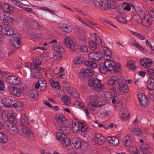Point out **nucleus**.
Wrapping results in <instances>:
<instances>
[{"instance_id":"obj_44","label":"nucleus","mask_w":154,"mask_h":154,"mask_svg":"<svg viewBox=\"0 0 154 154\" xmlns=\"http://www.w3.org/2000/svg\"><path fill=\"white\" fill-rule=\"evenodd\" d=\"M31 131L30 129L28 128V127H23L22 129V131L23 132V134H21L20 135L23 137H24V136L23 134L25 135V136L28 133Z\"/></svg>"},{"instance_id":"obj_8","label":"nucleus","mask_w":154,"mask_h":154,"mask_svg":"<svg viewBox=\"0 0 154 154\" xmlns=\"http://www.w3.org/2000/svg\"><path fill=\"white\" fill-rule=\"evenodd\" d=\"M122 80H117L115 76H112L110 78V79L107 82V83L108 85H112L117 82L119 84V87H128L127 85L122 82Z\"/></svg>"},{"instance_id":"obj_32","label":"nucleus","mask_w":154,"mask_h":154,"mask_svg":"<svg viewBox=\"0 0 154 154\" xmlns=\"http://www.w3.org/2000/svg\"><path fill=\"white\" fill-rule=\"evenodd\" d=\"M8 140L7 135L4 133L0 132V143H5L7 142Z\"/></svg>"},{"instance_id":"obj_53","label":"nucleus","mask_w":154,"mask_h":154,"mask_svg":"<svg viewBox=\"0 0 154 154\" xmlns=\"http://www.w3.org/2000/svg\"><path fill=\"white\" fill-rule=\"evenodd\" d=\"M148 86H150L151 87H154V79L152 77H149V79L147 82Z\"/></svg>"},{"instance_id":"obj_51","label":"nucleus","mask_w":154,"mask_h":154,"mask_svg":"<svg viewBox=\"0 0 154 154\" xmlns=\"http://www.w3.org/2000/svg\"><path fill=\"white\" fill-rule=\"evenodd\" d=\"M137 14H136V15H138V16L142 17V18L145 16V12L143 10L139 9V10L137 11Z\"/></svg>"},{"instance_id":"obj_49","label":"nucleus","mask_w":154,"mask_h":154,"mask_svg":"<svg viewBox=\"0 0 154 154\" xmlns=\"http://www.w3.org/2000/svg\"><path fill=\"white\" fill-rule=\"evenodd\" d=\"M145 68H148L151 66L152 63V60L149 58L145 59Z\"/></svg>"},{"instance_id":"obj_40","label":"nucleus","mask_w":154,"mask_h":154,"mask_svg":"<svg viewBox=\"0 0 154 154\" xmlns=\"http://www.w3.org/2000/svg\"><path fill=\"white\" fill-rule=\"evenodd\" d=\"M143 19H142V22L143 25L145 26H147V24L151 21L150 18L149 17V16L147 15L143 17Z\"/></svg>"},{"instance_id":"obj_23","label":"nucleus","mask_w":154,"mask_h":154,"mask_svg":"<svg viewBox=\"0 0 154 154\" xmlns=\"http://www.w3.org/2000/svg\"><path fill=\"white\" fill-rule=\"evenodd\" d=\"M94 136L97 139V141L99 144H101L103 143L105 141V138L100 134L96 133L94 135Z\"/></svg>"},{"instance_id":"obj_21","label":"nucleus","mask_w":154,"mask_h":154,"mask_svg":"<svg viewBox=\"0 0 154 154\" xmlns=\"http://www.w3.org/2000/svg\"><path fill=\"white\" fill-rule=\"evenodd\" d=\"M72 143L74 145L76 148L78 149L81 148L82 145V142L81 141L76 138H72Z\"/></svg>"},{"instance_id":"obj_33","label":"nucleus","mask_w":154,"mask_h":154,"mask_svg":"<svg viewBox=\"0 0 154 154\" xmlns=\"http://www.w3.org/2000/svg\"><path fill=\"white\" fill-rule=\"evenodd\" d=\"M56 120L57 122L60 124L62 123H65L66 122V118L63 115L59 116L58 117L56 118Z\"/></svg>"},{"instance_id":"obj_45","label":"nucleus","mask_w":154,"mask_h":154,"mask_svg":"<svg viewBox=\"0 0 154 154\" xmlns=\"http://www.w3.org/2000/svg\"><path fill=\"white\" fill-rule=\"evenodd\" d=\"M75 64H80L82 63L84 61V58L81 57H78L74 59Z\"/></svg>"},{"instance_id":"obj_35","label":"nucleus","mask_w":154,"mask_h":154,"mask_svg":"<svg viewBox=\"0 0 154 154\" xmlns=\"http://www.w3.org/2000/svg\"><path fill=\"white\" fill-rule=\"evenodd\" d=\"M84 64L87 66L91 67L93 68H96L97 67V64L92 61L86 60L84 63Z\"/></svg>"},{"instance_id":"obj_41","label":"nucleus","mask_w":154,"mask_h":154,"mask_svg":"<svg viewBox=\"0 0 154 154\" xmlns=\"http://www.w3.org/2000/svg\"><path fill=\"white\" fill-rule=\"evenodd\" d=\"M57 139L61 141L62 140L66 137V134L58 132L56 134Z\"/></svg>"},{"instance_id":"obj_38","label":"nucleus","mask_w":154,"mask_h":154,"mask_svg":"<svg viewBox=\"0 0 154 154\" xmlns=\"http://www.w3.org/2000/svg\"><path fill=\"white\" fill-rule=\"evenodd\" d=\"M8 120L11 122L15 123H17V119L16 116L14 115L13 113H11L8 116Z\"/></svg>"},{"instance_id":"obj_62","label":"nucleus","mask_w":154,"mask_h":154,"mask_svg":"<svg viewBox=\"0 0 154 154\" xmlns=\"http://www.w3.org/2000/svg\"><path fill=\"white\" fill-rule=\"evenodd\" d=\"M25 136L28 137L30 140H33L34 139V135L31 131H30L29 133H28Z\"/></svg>"},{"instance_id":"obj_3","label":"nucleus","mask_w":154,"mask_h":154,"mask_svg":"<svg viewBox=\"0 0 154 154\" xmlns=\"http://www.w3.org/2000/svg\"><path fill=\"white\" fill-rule=\"evenodd\" d=\"M106 66H107L109 71H114L115 72H119V69L120 67V64L115 63L110 59H106L105 61Z\"/></svg>"},{"instance_id":"obj_19","label":"nucleus","mask_w":154,"mask_h":154,"mask_svg":"<svg viewBox=\"0 0 154 154\" xmlns=\"http://www.w3.org/2000/svg\"><path fill=\"white\" fill-rule=\"evenodd\" d=\"M67 91L75 99H78L79 97V95L78 93L75 90L72 91L70 87H68Z\"/></svg>"},{"instance_id":"obj_58","label":"nucleus","mask_w":154,"mask_h":154,"mask_svg":"<svg viewBox=\"0 0 154 154\" xmlns=\"http://www.w3.org/2000/svg\"><path fill=\"white\" fill-rule=\"evenodd\" d=\"M123 9L122 6L119 5L117 8L115 9V10L118 11L119 14H122Z\"/></svg>"},{"instance_id":"obj_10","label":"nucleus","mask_w":154,"mask_h":154,"mask_svg":"<svg viewBox=\"0 0 154 154\" xmlns=\"http://www.w3.org/2000/svg\"><path fill=\"white\" fill-rule=\"evenodd\" d=\"M17 35L15 36H14L11 39V44L14 47L17 49L20 48V42L19 37Z\"/></svg>"},{"instance_id":"obj_22","label":"nucleus","mask_w":154,"mask_h":154,"mask_svg":"<svg viewBox=\"0 0 154 154\" xmlns=\"http://www.w3.org/2000/svg\"><path fill=\"white\" fill-rule=\"evenodd\" d=\"M35 87H47V84L46 81L44 79H39L38 80V83L35 84Z\"/></svg>"},{"instance_id":"obj_17","label":"nucleus","mask_w":154,"mask_h":154,"mask_svg":"<svg viewBox=\"0 0 154 154\" xmlns=\"http://www.w3.org/2000/svg\"><path fill=\"white\" fill-rule=\"evenodd\" d=\"M63 31L67 32H71L73 29L72 26L69 25H66L65 24H63L60 27Z\"/></svg>"},{"instance_id":"obj_26","label":"nucleus","mask_w":154,"mask_h":154,"mask_svg":"<svg viewBox=\"0 0 154 154\" xmlns=\"http://www.w3.org/2000/svg\"><path fill=\"white\" fill-rule=\"evenodd\" d=\"M61 143L64 147L66 148L67 146L71 145V142L68 138L66 137L62 140Z\"/></svg>"},{"instance_id":"obj_48","label":"nucleus","mask_w":154,"mask_h":154,"mask_svg":"<svg viewBox=\"0 0 154 154\" xmlns=\"http://www.w3.org/2000/svg\"><path fill=\"white\" fill-rule=\"evenodd\" d=\"M132 32L134 35L137 37L139 39L142 40H145L146 39L145 36L143 35H142L135 32L132 31Z\"/></svg>"},{"instance_id":"obj_57","label":"nucleus","mask_w":154,"mask_h":154,"mask_svg":"<svg viewBox=\"0 0 154 154\" xmlns=\"http://www.w3.org/2000/svg\"><path fill=\"white\" fill-rule=\"evenodd\" d=\"M116 20L120 23H126V19L122 17H118L116 18Z\"/></svg>"},{"instance_id":"obj_43","label":"nucleus","mask_w":154,"mask_h":154,"mask_svg":"<svg viewBox=\"0 0 154 154\" xmlns=\"http://www.w3.org/2000/svg\"><path fill=\"white\" fill-rule=\"evenodd\" d=\"M62 100L66 105H69L70 103V100L68 96L65 95L63 97Z\"/></svg>"},{"instance_id":"obj_16","label":"nucleus","mask_w":154,"mask_h":154,"mask_svg":"<svg viewBox=\"0 0 154 154\" xmlns=\"http://www.w3.org/2000/svg\"><path fill=\"white\" fill-rule=\"evenodd\" d=\"M106 66L105 61L104 63H101L100 65L99 70L101 73L105 74L108 71H109L108 68Z\"/></svg>"},{"instance_id":"obj_28","label":"nucleus","mask_w":154,"mask_h":154,"mask_svg":"<svg viewBox=\"0 0 154 154\" xmlns=\"http://www.w3.org/2000/svg\"><path fill=\"white\" fill-rule=\"evenodd\" d=\"M122 112V115L121 118L124 120H127L129 119L130 116L127 112V110L126 109H123L121 111Z\"/></svg>"},{"instance_id":"obj_55","label":"nucleus","mask_w":154,"mask_h":154,"mask_svg":"<svg viewBox=\"0 0 154 154\" xmlns=\"http://www.w3.org/2000/svg\"><path fill=\"white\" fill-rule=\"evenodd\" d=\"M120 87H112L113 91L114 94H119L121 92Z\"/></svg>"},{"instance_id":"obj_36","label":"nucleus","mask_w":154,"mask_h":154,"mask_svg":"<svg viewBox=\"0 0 154 154\" xmlns=\"http://www.w3.org/2000/svg\"><path fill=\"white\" fill-rule=\"evenodd\" d=\"M130 131L134 132L136 135L140 137L142 135V131L140 129H137L136 128H131Z\"/></svg>"},{"instance_id":"obj_6","label":"nucleus","mask_w":154,"mask_h":154,"mask_svg":"<svg viewBox=\"0 0 154 154\" xmlns=\"http://www.w3.org/2000/svg\"><path fill=\"white\" fill-rule=\"evenodd\" d=\"M22 88H19L17 87H9L8 90L10 93L16 97L20 96L21 94L22 90H26L27 87H22Z\"/></svg>"},{"instance_id":"obj_34","label":"nucleus","mask_w":154,"mask_h":154,"mask_svg":"<svg viewBox=\"0 0 154 154\" xmlns=\"http://www.w3.org/2000/svg\"><path fill=\"white\" fill-rule=\"evenodd\" d=\"M20 123L23 125H26L29 123V121L25 115H24L22 116L20 119Z\"/></svg>"},{"instance_id":"obj_60","label":"nucleus","mask_w":154,"mask_h":154,"mask_svg":"<svg viewBox=\"0 0 154 154\" xmlns=\"http://www.w3.org/2000/svg\"><path fill=\"white\" fill-rule=\"evenodd\" d=\"M148 12L149 13L148 15L149 16V17H150L151 18H154V10L153 9L149 10Z\"/></svg>"},{"instance_id":"obj_20","label":"nucleus","mask_w":154,"mask_h":154,"mask_svg":"<svg viewBox=\"0 0 154 154\" xmlns=\"http://www.w3.org/2000/svg\"><path fill=\"white\" fill-rule=\"evenodd\" d=\"M57 129L59 131H61L64 133H68L70 131V128L66 125H63L58 127Z\"/></svg>"},{"instance_id":"obj_56","label":"nucleus","mask_w":154,"mask_h":154,"mask_svg":"<svg viewBox=\"0 0 154 154\" xmlns=\"http://www.w3.org/2000/svg\"><path fill=\"white\" fill-rule=\"evenodd\" d=\"M74 31L75 32L79 33H82L84 31V30L82 27L80 26L75 28L74 29Z\"/></svg>"},{"instance_id":"obj_29","label":"nucleus","mask_w":154,"mask_h":154,"mask_svg":"<svg viewBox=\"0 0 154 154\" xmlns=\"http://www.w3.org/2000/svg\"><path fill=\"white\" fill-rule=\"evenodd\" d=\"M53 49L57 53L62 54L64 52L65 50L62 46L60 45H57L56 46L52 47Z\"/></svg>"},{"instance_id":"obj_37","label":"nucleus","mask_w":154,"mask_h":154,"mask_svg":"<svg viewBox=\"0 0 154 154\" xmlns=\"http://www.w3.org/2000/svg\"><path fill=\"white\" fill-rule=\"evenodd\" d=\"M16 79H17V77L15 76L10 75L6 78V80L7 82L9 84L13 85L14 81Z\"/></svg>"},{"instance_id":"obj_2","label":"nucleus","mask_w":154,"mask_h":154,"mask_svg":"<svg viewBox=\"0 0 154 154\" xmlns=\"http://www.w3.org/2000/svg\"><path fill=\"white\" fill-rule=\"evenodd\" d=\"M2 102L7 108L14 107L16 108V110L20 111L23 109V104L20 102L15 103H12L11 100L8 98H5L2 100Z\"/></svg>"},{"instance_id":"obj_39","label":"nucleus","mask_w":154,"mask_h":154,"mask_svg":"<svg viewBox=\"0 0 154 154\" xmlns=\"http://www.w3.org/2000/svg\"><path fill=\"white\" fill-rule=\"evenodd\" d=\"M127 66L130 69H131L133 70H134L136 69V66L134 64V61L132 60L128 61L127 64Z\"/></svg>"},{"instance_id":"obj_61","label":"nucleus","mask_w":154,"mask_h":154,"mask_svg":"<svg viewBox=\"0 0 154 154\" xmlns=\"http://www.w3.org/2000/svg\"><path fill=\"white\" fill-rule=\"evenodd\" d=\"M121 92L124 93H127L129 91L128 87H120Z\"/></svg>"},{"instance_id":"obj_25","label":"nucleus","mask_w":154,"mask_h":154,"mask_svg":"<svg viewBox=\"0 0 154 154\" xmlns=\"http://www.w3.org/2000/svg\"><path fill=\"white\" fill-rule=\"evenodd\" d=\"M79 126L81 127L80 132H81V135L83 137H85L86 135L87 134L86 132L87 128H85V126L82 123H80Z\"/></svg>"},{"instance_id":"obj_14","label":"nucleus","mask_w":154,"mask_h":154,"mask_svg":"<svg viewBox=\"0 0 154 154\" xmlns=\"http://www.w3.org/2000/svg\"><path fill=\"white\" fill-rule=\"evenodd\" d=\"M140 147L144 154L150 153L152 151V149L150 146L147 144L141 145Z\"/></svg>"},{"instance_id":"obj_9","label":"nucleus","mask_w":154,"mask_h":154,"mask_svg":"<svg viewBox=\"0 0 154 154\" xmlns=\"http://www.w3.org/2000/svg\"><path fill=\"white\" fill-rule=\"evenodd\" d=\"M88 56L91 60L95 61L100 60L102 58V54L98 52H91L89 54Z\"/></svg>"},{"instance_id":"obj_54","label":"nucleus","mask_w":154,"mask_h":154,"mask_svg":"<svg viewBox=\"0 0 154 154\" xmlns=\"http://www.w3.org/2000/svg\"><path fill=\"white\" fill-rule=\"evenodd\" d=\"M41 64V61L38 60H35L33 63V65L35 69H37L38 67H40L38 66L40 65Z\"/></svg>"},{"instance_id":"obj_7","label":"nucleus","mask_w":154,"mask_h":154,"mask_svg":"<svg viewBox=\"0 0 154 154\" xmlns=\"http://www.w3.org/2000/svg\"><path fill=\"white\" fill-rule=\"evenodd\" d=\"M14 28L11 26H7L4 28L2 30V32L8 36H12L14 35H16V33L14 31Z\"/></svg>"},{"instance_id":"obj_15","label":"nucleus","mask_w":154,"mask_h":154,"mask_svg":"<svg viewBox=\"0 0 154 154\" xmlns=\"http://www.w3.org/2000/svg\"><path fill=\"white\" fill-rule=\"evenodd\" d=\"M2 6L3 10L6 13H11L13 11V8L7 4H3Z\"/></svg>"},{"instance_id":"obj_27","label":"nucleus","mask_w":154,"mask_h":154,"mask_svg":"<svg viewBox=\"0 0 154 154\" xmlns=\"http://www.w3.org/2000/svg\"><path fill=\"white\" fill-rule=\"evenodd\" d=\"M80 123L79 122L72 123V126L73 127V130L74 133H77L80 131L81 127L79 126Z\"/></svg>"},{"instance_id":"obj_4","label":"nucleus","mask_w":154,"mask_h":154,"mask_svg":"<svg viewBox=\"0 0 154 154\" xmlns=\"http://www.w3.org/2000/svg\"><path fill=\"white\" fill-rule=\"evenodd\" d=\"M64 44L73 51H75L78 48V45L73 43V40L69 38H65Z\"/></svg>"},{"instance_id":"obj_42","label":"nucleus","mask_w":154,"mask_h":154,"mask_svg":"<svg viewBox=\"0 0 154 154\" xmlns=\"http://www.w3.org/2000/svg\"><path fill=\"white\" fill-rule=\"evenodd\" d=\"M10 133L13 135L17 134L18 132V129L17 128L16 126H12V127L10 128L9 130Z\"/></svg>"},{"instance_id":"obj_46","label":"nucleus","mask_w":154,"mask_h":154,"mask_svg":"<svg viewBox=\"0 0 154 154\" xmlns=\"http://www.w3.org/2000/svg\"><path fill=\"white\" fill-rule=\"evenodd\" d=\"M142 17L138 16V15H134L133 16V19L135 22L139 23H141L142 21Z\"/></svg>"},{"instance_id":"obj_18","label":"nucleus","mask_w":154,"mask_h":154,"mask_svg":"<svg viewBox=\"0 0 154 154\" xmlns=\"http://www.w3.org/2000/svg\"><path fill=\"white\" fill-rule=\"evenodd\" d=\"M107 139L109 143H112L114 146H117L119 143V139L115 137H108Z\"/></svg>"},{"instance_id":"obj_63","label":"nucleus","mask_w":154,"mask_h":154,"mask_svg":"<svg viewBox=\"0 0 154 154\" xmlns=\"http://www.w3.org/2000/svg\"><path fill=\"white\" fill-rule=\"evenodd\" d=\"M2 118L3 120L5 121H7L8 120V116L7 113L5 112H3L2 114Z\"/></svg>"},{"instance_id":"obj_30","label":"nucleus","mask_w":154,"mask_h":154,"mask_svg":"<svg viewBox=\"0 0 154 154\" xmlns=\"http://www.w3.org/2000/svg\"><path fill=\"white\" fill-rule=\"evenodd\" d=\"M125 145L127 147L131 146L132 144V142L131 137L127 135L125 137Z\"/></svg>"},{"instance_id":"obj_59","label":"nucleus","mask_w":154,"mask_h":154,"mask_svg":"<svg viewBox=\"0 0 154 154\" xmlns=\"http://www.w3.org/2000/svg\"><path fill=\"white\" fill-rule=\"evenodd\" d=\"M95 43L97 44L98 45H100L101 44V40L99 36L95 37Z\"/></svg>"},{"instance_id":"obj_47","label":"nucleus","mask_w":154,"mask_h":154,"mask_svg":"<svg viewBox=\"0 0 154 154\" xmlns=\"http://www.w3.org/2000/svg\"><path fill=\"white\" fill-rule=\"evenodd\" d=\"M89 45L90 49L92 50H94L97 48V45L94 41H90L89 42Z\"/></svg>"},{"instance_id":"obj_31","label":"nucleus","mask_w":154,"mask_h":154,"mask_svg":"<svg viewBox=\"0 0 154 154\" xmlns=\"http://www.w3.org/2000/svg\"><path fill=\"white\" fill-rule=\"evenodd\" d=\"M119 5L116 1L113 0H110L109 3V8H111L113 10H115L117 7Z\"/></svg>"},{"instance_id":"obj_24","label":"nucleus","mask_w":154,"mask_h":154,"mask_svg":"<svg viewBox=\"0 0 154 154\" xmlns=\"http://www.w3.org/2000/svg\"><path fill=\"white\" fill-rule=\"evenodd\" d=\"M13 21V19L12 18L7 16L5 17L3 19V24L7 26H10V23Z\"/></svg>"},{"instance_id":"obj_52","label":"nucleus","mask_w":154,"mask_h":154,"mask_svg":"<svg viewBox=\"0 0 154 154\" xmlns=\"http://www.w3.org/2000/svg\"><path fill=\"white\" fill-rule=\"evenodd\" d=\"M50 83L52 87H60V84L58 82H55L54 80H49Z\"/></svg>"},{"instance_id":"obj_11","label":"nucleus","mask_w":154,"mask_h":154,"mask_svg":"<svg viewBox=\"0 0 154 154\" xmlns=\"http://www.w3.org/2000/svg\"><path fill=\"white\" fill-rule=\"evenodd\" d=\"M138 97L142 105L146 106L148 105L147 101V97L143 93H140L138 94Z\"/></svg>"},{"instance_id":"obj_13","label":"nucleus","mask_w":154,"mask_h":154,"mask_svg":"<svg viewBox=\"0 0 154 154\" xmlns=\"http://www.w3.org/2000/svg\"><path fill=\"white\" fill-rule=\"evenodd\" d=\"M109 0H101L99 7L102 10L107 11L109 8Z\"/></svg>"},{"instance_id":"obj_50","label":"nucleus","mask_w":154,"mask_h":154,"mask_svg":"<svg viewBox=\"0 0 154 154\" xmlns=\"http://www.w3.org/2000/svg\"><path fill=\"white\" fill-rule=\"evenodd\" d=\"M103 50L104 51L105 55L106 56L111 57V56L112 55V52L109 49L106 48H104V49H103Z\"/></svg>"},{"instance_id":"obj_5","label":"nucleus","mask_w":154,"mask_h":154,"mask_svg":"<svg viewBox=\"0 0 154 154\" xmlns=\"http://www.w3.org/2000/svg\"><path fill=\"white\" fill-rule=\"evenodd\" d=\"M36 89L35 90H31L29 92V95L30 98H31L34 100H36L38 97V92L37 89H40V91L45 89V87H35Z\"/></svg>"},{"instance_id":"obj_12","label":"nucleus","mask_w":154,"mask_h":154,"mask_svg":"<svg viewBox=\"0 0 154 154\" xmlns=\"http://www.w3.org/2000/svg\"><path fill=\"white\" fill-rule=\"evenodd\" d=\"M41 69L40 67H38L37 69L32 68L31 69L32 72L31 76L35 78H40L41 76V74L39 71Z\"/></svg>"},{"instance_id":"obj_1","label":"nucleus","mask_w":154,"mask_h":154,"mask_svg":"<svg viewBox=\"0 0 154 154\" xmlns=\"http://www.w3.org/2000/svg\"><path fill=\"white\" fill-rule=\"evenodd\" d=\"M94 72L92 69L89 68L82 69L78 73L79 77L82 80H85V77H90L93 75ZM89 87H104V85L101 83L100 80L93 78L90 77L88 79Z\"/></svg>"},{"instance_id":"obj_64","label":"nucleus","mask_w":154,"mask_h":154,"mask_svg":"<svg viewBox=\"0 0 154 154\" xmlns=\"http://www.w3.org/2000/svg\"><path fill=\"white\" fill-rule=\"evenodd\" d=\"M88 105L89 109L93 111H96V110L94 109V108L95 107H94V105L93 103H92L91 102H90L88 104Z\"/></svg>"}]
</instances>
